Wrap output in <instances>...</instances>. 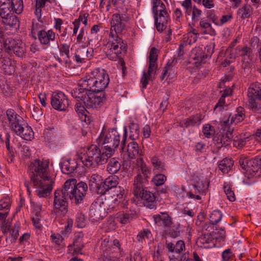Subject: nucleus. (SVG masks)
I'll return each mask as SVG.
<instances>
[{
	"label": "nucleus",
	"mask_w": 261,
	"mask_h": 261,
	"mask_svg": "<svg viewBox=\"0 0 261 261\" xmlns=\"http://www.w3.org/2000/svg\"><path fill=\"white\" fill-rule=\"evenodd\" d=\"M48 160H35L29 166V175L36 194L40 198L48 196L53 190L54 178L51 176Z\"/></svg>",
	"instance_id": "1"
},
{
	"label": "nucleus",
	"mask_w": 261,
	"mask_h": 261,
	"mask_svg": "<svg viewBox=\"0 0 261 261\" xmlns=\"http://www.w3.org/2000/svg\"><path fill=\"white\" fill-rule=\"evenodd\" d=\"M0 123L24 140L31 141L34 138V133L31 127L12 109L6 112L0 111Z\"/></svg>",
	"instance_id": "2"
},
{
	"label": "nucleus",
	"mask_w": 261,
	"mask_h": 261,
	"mask_svg": "<svg viewBox=\"0 0 261 261\" xmlns=\"http://www.w3.org/2000/svg\"><path fill=\"white\" fill-rule=\"evenodd\" d=\"M109 81V76L106 70L96 68L80 81L79 86L89 91L103 92Z\"/></svg>",
	"instance_id": "3"
},
{
	"label": "nucleus",
	"mask_w": 261,
	"mask_h": 261,
	"mask_svg": "<svg viewBox=\"0 0 261 261\" xmlns=\"http://www.w3.org/2000/svg\"><path fill=\"white\" fill-rule=\"evenodd\" d=\"M113 154L112 150H108L104 147L100 149L96 145H91L87 148L85 157H81L80 160L87 167L95 168L106 163Z\"/></svg>",
	"instance_id": "4"
},
{
	"label": "nucleus",
	"mask_w": 261,
	"mask_h": 261,
	"mask_svg": "<svg viewBox=\"0 0 261 261\" xmlns=\"http://www.w3.org/2000/svg\"><path fill=\"white\" fill-rule=\"evenodd\" d=\"M121 33L111 26L109 40L105 44V50L107 57L113 61L117 60L119 55L126 50V44L118 36Z\"/></svg>",
	"instance_id": "5"
},
{
	"label": "nucleus",
	"mask_w": 261,
	"mask_h": 261,
	"mask_svg": "<svg viewBox=\"0 0 261 261\" xmlns=\"http://www.w3.org/2000/svg\"><path fill=\"white\" fill-rule=\"evenodd\" d=\"M72 95L77 101H82L88 109L96 108L105 99L103 92H93L81 87L75 88Z\"/></svg>",
	"instance_id": "6"
},
{
	"label": "nucleus",
	"mask_w": 261,
	"mask_h": 261,
	"mask_svg": "<svg viewBox=\"0 0 261 261\" xmlns=\"http://www.w3.org/2000/svg\"><path fill=\"white\" fill-rule=\"evenodd\" d=\"M64 184L65 190L68 192L71 202L76 204L81 203L88 189L87 184L84 182L76 184V179L73 178L66 180Z\"/></svg>",
	"instance_id": "7"
},
{
	"label": "nucleus",
	"mask_w": 261,
	"mask_h": 261,
	"mask_svg": "<svg viewBox=\"0 0 261 261\" xmlns=\"http://www.w3.org/2000/svg\"><path fill=\"white\" fill-rule=\"evenodd\" d=\"M65 184L62 189H58L54 192V212L57 216L62 217L68 211V192L65 191Z\"/></svg>",
	"instance_id": "8"
},
{
	"label": "nucleus",
	"mask_w": 261,
	"mask_h": 261,
	"mask_svg": "<svg viewBox=\"0 0 261 261\" xmlns=\"http://www.w3.org/2000/svg\"><path fill=\"white\" fill-rule=\"evenodd\" d=\"M99 143L103 145V147L108 150H112L114 153L115 149L120 144V135L115 128L110 129L108 132L100 134Z\"/></svg>",
	"instance_id": "9"
},
{
	"label": "nucleus",
	"mask_w": 261,
	"mask_h": 261,
	"mask_svg": "<svg viewBox=\"0 0 261 261\" xmlns=\"http://www.w3.org/2000/svg\"><path fill=\"white\" fill-rule=\"evenodd\" d=\"M4 48L9 54H14L20 58H23L26 52L25 45L24 43L20 40L11 38L5 40Z\"/></svg>",
	"instance_id": "10"
},
{
	"label": "nucleus",
	"mask_w": 261,
	"mask_h": 261,
	"mask_svg": "<svg viewBox=\"0 0 261 261\" xmlns=\"http://www.w3.org/2000/svg\"><path fill=\"white\" fill-rule=\"evenodd\" d=\"M50 103L54 109L59 111H66L69 106L67 96L61 91L53 93Z\"/></svg>",
	"instance_id": "11"
},
{
	"label": "nucleus",
	"mask_w": 261,
	"mask_h": 261,
	"mask_svg": "<svg viewBox=\"0 0 261 261\" xmlns=\"http://www.w3.org/2000/svg\"><path fill=\"white\" fill-rule=\"evenodd\" d=\"M213 53V49L208 46L204 47V49L200 47H195L192 51L191 58L195 61L194 64L198 66L204 63L206 59L211 57Z\"/></svg>",
	"instance_id": "12"
},
{
	"label": "nucleus",
	"mask_w": 261,
	"mask_h": 261,
	"mask_svg": "<svg viewBox=\"0 0 261 261\" xmlns=\"http://www.w3.org/2000/svg\"><path fill=\"white\" fill-rule=\"evenodd\" d=\"M106 208H109V201H105L91 206L89 215L94 221H98L106 217L107 212Z\"/></svg>",
	"instance_id": "13"
},
{
	"label": "nucleus",
	"mask_w": 261,
	"mask_h": 261,
	"mask_svg": "<svg viewBox=\"0 0 261 261\" xmlns=\"http://www.w3.org/2000/svg\"><path fill=\"white\" fill-rule=\"evenodd\" d=\"M156 225L164 228L170 227L173 223L172 218L168 213L160 212L152 216Z\"/></svg>",
	"instance_id": "14"
},
{
	"label": "nucleus",
	"mask_w": 261,
	"mask_h": 261,
	"mask_svg": "<svg viewBox=\"0 0 261 261\" xmlns=\"http://www.w3.org/2000/svg\"><path fill=\"white\" fill-rule=\"evenodd\" d=\"M236 113V114L232 115H229L227 119H224L222 121V125L227 127L231 124H237L243 121L245 118L244 108L242 107L238 108Z\"/></svg>",
	"instance_id": "15"
},
{
	"label": "nucleus",
	"mask_w": 261,
	"mask_h": 261,
	"mask_svg": "<svg viewBox=\"0 0 261 261\" xmlns=\"http://www.w3.org/2000/svg\"><path fill=\"white\" fill-rule=\"evenodd\" d=\"M56 34L50 29L48 30H42L38 34V38L42 45L49 46L51 42H56Z\"/></svg>",
	"instance_id": "16"
},
{
	"label": "nucleus",
	"mask_w": 261,
	"mask_h": 261,
	"mask_svg": "<svg viewBox=\"0 0 261 261\" xmlns=\"http://www.w3.org/2000/svg\"><path fill=\"white\" fill-rule=\"evenodd\" d=\"M147 182L148 179H146L145 177H142L140 174H137L135 177L133 186V192L136 197L140 196V194L145 191L144 186Z\"/></svg>",
	"instance_id": "17"
},
{
	"label": "nucleus",
	"mask_w": 261,
	"mask_h": 261,
	"mask_svg": "<svg viewBox=\"0 0 261 261\" xmlns=\"http://www.w3.org/2000/svg\"><path fill=\"white\" fill-rule=\"evenodd\" d=\"M127 21L124 15L114 14L112 15L111 21V26L113 29H116L118 32H122L124 29L125 22Z\"/></svg>",
	"instance_id": "18"
},
{
	"label": "nucleus",
	"mask_w": 261,
	"mask_h": 261,
	"mask_svg": "<svg viewBox=\"0 0 261 261\" xmlns=\"http://www.w3.org/2000/svg\"><path fill=\"white\" fill-rule=\"evenodd\" d=\"M154 18L156 28L159 32H162L168 27L170 21V17L168 12L154 15Z\"/></svg>",
	"instance_id": "19"
},
{
	"label": "nucleus",
	"mask_w": 261,
	"mask_h": 261,
	"mask_svg": "<svg viewBox=\"0 0 261 261\" xmlns=\"http://www.w3.org/2000/svg\"><path fill=\"white\" fill-rule=\"evenodd\" d=\"M78 164L75 159H63L60 163L61 169L64 174L71 173L77 167Z\"/></svg>",
	"instance_id": "20"
},
{
	"label": "nucleus",
	"mask_w": 261,
	"mask_h": 261,
	"mask_svg": "<svg viewBox=\"0 0 261 261\" xmlns=\"http://www.w3.org/2000/svg\"><path fill=\"white\" fill-rule=\"evenodd\" d=\"M93 49L86 47L77 48L75 53V60L78 63L83 62L85 60H89L92 57Z\"/></svg>",
	"instance_id": "21"
},
{
	"label": "nucleus",
	"mask_w": 261,
	"mask_h": 261,
	"mask_svg": "<svg viewBox=\"0 0 261 261\" xmlns=\"http://www.w3.org/2000/svg\"><path fill=\"white\" fill-rule=\"evenodd\" d=\"M136 213L132 210H126L116 214L115 218L118 222L126 224L130 223L134 218Z\"/></svg>",
	"instance_id": "22"
},
{
	"label": "nucleus",
	"mask_w": 261,
	"mask_h": 261,
	"mask_svg": "<svg viewBox=\"0 0 261 261\" xmlns=\"http://www.w3.org/2000/svg\"><path fill=\"white\" fill-rule=\"evenodd\" d=\"M114 192L115 193L112 196V200L111 201L109 200H108L109 201V208H108V210L110 211L118 204L122 199L125 193L124 190L120 186L116 188ZM106 201L107 200H106Z\"/></svg>",
	"instance_id": "23"
},
{
	"label": "nucleus",
	"mask_w": 261,
	"mask_h": 261,
	"mask_svg": "<svg viewBox=\"0 0 261 261\" xmlns=\"http://www.w3.org/2000/svg\"><path fill=\"white\" fill-rule=\"evenodd\" d=\"M1 69L6 74L11 75L15 71L16 62L9 57H4L1 61Z\"/></svg>",
	"instance_id": "24"
},
{
	"label": "nucleus",
	"mask_w": 261,
	"mask_h": 261,
	"mask_svg": "<svg viewBox=\"0 0 261 261\" xmlns=\"http://www.w3.org/2000/svg\"><path fill=\"white\" fill-rule=\"evenodd\" d=\"M209 227H211L210 225H206L204 226L203 230H207ZM198 243L201 244V247L205 248L212 247L214 245L213 242L212 237L210 233L203 232L202 234L198 238Z\"/></svg>",
	"instance_id": "25"
},
{
	"label": "nucleus",
	"mask_w": 261,
	"mask_h": 261,
	"mask_svg": "<svg viewBox=\"0 0 261 261\" xmlns=\"http://www.w3.org/2000/svg\"><path fill=\"white\" fill-rule=\"evenodd\" d=\"M126 151L128 157L133 159L143 155L142 149L134 140L128 144Z\"/></svg>",
	"instance_id": "26"
},
{
	"label": "nucleus",
	"mask_w": 261,
	"mask_h": 261,
	"mask_svg": "<svg viewBox=\"0 0 261 261\" xmlns=\"http://www.w3.org/2000/svg\"><path fill=\"white\" fill-rule=\"evenodd\" d=\"M157 67L158 65L156 63H149V67L147 72L144 71L143 76L141 79L142 88L143 89L146 88V86L148 84V81L150 80L151 74H155Z\"/></svg>",
	"instance_id": "27"
},
{
	"label": "nucleus",
	"mask_w": 261,
	"mask_h": 261,
	"mask_svg": "<svg viewBox=\"0 0 261 261\" xmlns=\"http://www.w3.org/2000/svg\"><path fill=\"white\" fill-rule=\"evenodd\" d=\"M136 197L140 198L144 200V205L147 207L150 208L154 207L155 197L152 193L145 190L140 194V196H138Z\"/></svg>",
	"instance_id": "28"
},
{
	"label": "nucleus",
	"mask_w": 261,
	"mask_h": 261,
	"mask_svg": "<svg viewBox=\"0 0 261 261\" xmlns=\"http://www.w3.org/2000/svg\"><path fill=\"white\" fill-rule=\"evenodd\" d=\"M202 119L203 117L201 114H197L185 119L181 123V125L186 127L198 126L201 123Z\"/></svg>",
	"instance_id": "29"
},
{
	"label": "nucleus",
	"mask_w": 261,
	"mask_h": 261,
	"mask_svg": "<svg viewBox=\"0 0 261 261\" xmlns=\"http://www.w3.org/2000/svg\"><path fill=\"white\" fill-rule=\"evenodd\" d=\"M166 244L168 252L180 254L185 249V244L182 240L178 241L175 244L167 241Z\"/></svg>",
	"instance_id": "30"
},
{
	"label": "nucleus",
	"mask_w": 261,
	"mask_h": 261,
	"mask_svg": "<svg viewBox=\"0 0 261 261\" xmlns=\"http://www.w3.org/2000/svg\"><path fill=\"white\" fill-rule=\"evenodd\" d=\"M89 16V14L87 13H84L83 14H81L77 19H75L72 22L73 28L70 27V29H72V36H75L77 31L80 28L81 22H83L85 26L86 27L88 23L87 18Z\"/></svg>",
	"instance_id": "31"
},
{
	"label": "nucleus",
	"mask_w": 261,
	"mask_h": 261,
	"mask_svg": "<svg viewBox=\"0 0 261 261\" xmlns=\"http://www.w3.org/2000/svg\"><path fill=\"white\" fill-rule=\"evenodd\" d=\"M200 28L203 30V34H208L212 36L216 35L217 33L213 28L212 23L207 19L202 18L199 21Z\"/></svg>",
	"instance_id": "32"
},
{
	"label": "nucleus",
	"mask_w": 261,
	"mask_h": 261,
	"mask_svg": "<svg viewBox=\"0 0 261 261\" xmlns=\"http://www.w3.org/2000/svg\"><path fill=\"white\" fill-rule=\"evenodd\" d=\"M236 55L241 57H247L249 61L247 62L249 63L253 60V54L250 48L247 46H238L235 49Z\"/></svg>",
	"instance_id": "33"
},
{
	"label": "nucleus",
	"mask_w": 261,
	"mask_h": 261,
	"mask_svg": "<svg viewBox=\"0 0 261 261\" xmlns=\"http://www.w3.org/2000/svg\"><path fill=\"white\" fill-rule=\"evenodd\" d=\"M150 163L153 167V170L163 172L165 170V163L162 158L156 155L149 157Z\"/></svg>",
	"instance_id": "34"
},
{
	"label": "nucleus",
	"mask_w": 261,
	"mask_h": 261,
	"mask_svg": "<svg viewBox=\"0 0 261 261\" xmlns=\"http://www.w3.org/2000/svg\"><path fill=\"white\" fill-rule=\"evenodd\" d=\"M19 225L17 223L15 224L13 226L10 227L9 226V229L8 232H6V233H9L10 235L13 236V239L10 238H6V242L7 243V245H11L14 244L16 241L17 240L18 237L19 236Z\"/></svg>",
	"instance_id": "35"
},
{
	"label": "nucleus",
	"mask_w": 261,
	"mask_h": 261,
	"mask_svg": "<svg viewBox=\"0 0 261 261\" xmlns=\"http://www.w3.org/2000/svg\"><path fill=\"white\" fill-rule=\"evenodd\" d=\"M249 98L261 99V85L258 84L251 85L248 89Z\"/></svg>",
	"instance_id": "36"
},
{
	"label": "nucleus",
	"mask_w": 261,
	"mask_h": 261,
	"mask_svg": "<svg viewBox=\"0 0 261 261\" xmlns=\"http://www.w3.org/2000/svg\"><path fill=\"white\" fill-rule=\"evenodd\" d=\"M152 10L154 15H160L168 12L165 4L161 0H152Z\"/></svg>",
	"instance_id": "37"
},
{
	"label": "nucleus",
	"mask_w": 261,
	"mask_h": 261,
	"mask_svg": "<svg viewBox=\"0 0 261 261\" xmlns=\"http://www.w3.org/2000/svg\"><path fill=\"white\" fill-rule=\"evenodd\" d=\"M0 1V17L4 19L11 15V9L10 0Z\"/></svg>",
	"instance_id": "38"
},
{
	"label": "nucleus",
	"mask_w": 261,
	"mask_h": 261,
	"mask_svg": "<svg viewBox=\"0 0 261 261\" xmlns=\"http://www.w3.org/2000/svg\"><path fill=\"white\" fill-rule=\"evenodd\" d=\"M233 165V162L230 159L225 158L218 164V168L224 174L228 173Z\"/></svg>",
	"instance_id": "39"
},
{
	"label": "nucleus",
	"mask_w": 261,
	"mask_h": 261,
	"mask_svg": "<svg viewBox=\"0 0 261 261\" xmlns=\"http://www.w3.org/2000/svg\"><path fill=\"white\" fill-rule=\"evenodd\" d=\"M121 168V164L118 159L112 158L107 165V170L110 174L116 173Z\"/></svg>",
	"instance_id": "40"
},
{
	"label": "nucleus",
	"mask_w": 261,
	"mask_h": 261,
	"mask_svg": "<svg viewBox=\"0 0 261 261\" xmlns=\"http://www.w3.org/2000/svg\"><path fill=\"white\" fill-rule=\"evenodd\" d=\"M248 172H257L259 169L261 170V156H256L250 160Z\"/></svg>",
	"instance_id": "41"
},
{
	"label": "nucleus",
	"mask_w": 261,
	"mask_h": 261,
	"mask_svg": "<svg viewBox=\"0 0 261 261\" xmlns=\"http://www.w3.org/2000/svg\"><path fill=\"white\" fill-rule=\"evenodd\" d=\"M252 11L253 9L251 6L246 4L238 9L237 14L242 19H245L250 17Z\"/></svg>",
	"instance_id": "42"
},
{
	"label": "nucleus",
	"mask_w": 261,
	"mask_h": 261,
	"mask_svg": "<svg viewBox=\"0 0 261 261\" xmlns=\"http://www.w3.org/2000/svg\"><path fill=\"white\" fill-rule=\"evenodd\" d=\"M56 44L59 47L60 54L61 56H65V58H64V62H65V64H67L68 63V60L69 59L70 56V44L67 43L61 44L60 46L59 47L58 41H56Z\"/></svg>",
	"instance_id": "43"
},
{
	"label": "nucleus",
	"mask_w": 261,
	"mask_h": 261,
	"mask_svg": "<svg viewBox=\"0 0 261 261\" xmlns=\"http://www.w3.org/2000/svg\"><path fill=\"white\" fill-rule=\"evenodd\" d=\"M83 105L82 101H81V102H76L75 105V110L79 117H81L82 120L86 121L88 111L86 110L87 108L85 106Z\"/></svg>",
	"instance_id": "44"
},
{
	"label": "nucleus",
	"mask_w": 261,
	"mask_h": 261,
	"mask_svg": "<svg viewBox=\"0 0 261 261\" xmlns=\"http://www.w3.org/2000/svg\"><path fill=\"white\" fill-rule=\"evenodd\" d=\"M105 185L109 190L117 188L119 183V178L117 176L111 175L105 180Z\"/></svg>",
	"instance_id": "45"
},
{
	"label": "nucleus",
	"mask_w": 261,
	"mask_h": 261,
	"mask_svg": "<svg viewBox=\"0 0 261 261\" xmlns=\"http://www.w3.org/2000/svg\"><path fill=\"white\" fill-rule=\"evenodd\" d=\"M206 19L211 23H214L215 25L218 26L219 19V13L217 11L214 10H207L206 13Z\"/></svg>",
	"instance_id": "46"
},
{
	"label": "nucleus",
	"mask_w": 261,
	"mask_h": 261,
	"mask_svg": "<svg viewBox=\"0 0 261 261\" xmlns=\"http://www.w3.org/2000/svg\"><path fill=\"white\" fill-rule=\"evenodd\" d=\"M11 11L16 14H20L23 8L22 0H10Z\"/></svg>",
	"instance_id": "47"
},
{
	"label": "nucleus",
	"mask_w": 261,
	"mask_h": 261,
	"mask_svg": "<svg viewBox=\"0 0 261 261\" xmlns=\"http://www.w3.org/2000/svg\"><path fill=\"white\" fill-rule=\"evenodd\" d=\"M102 181V176L97 173L92 174L89 177V185L90 189L92 190L95 189L96 186Z\"/></svg>",
	"instance_id": "48"
},
{
	"label": "nucleus",
	"mask_w": 261,
	"mask_h": 261,
	"mask_svg": "<svg viewBox=\"0 0 261 261\" xmlns=\"http://www.w3.org/2000/svg\"><path fill=\"white\" fill-rule=\"evenodd\" d=\"M8 213V211H6L4 213L0 212L1 227L3 233H5L6 232H8L9 229V225L6 220Z\"/></svg>",
	"instance_id": "49"
},
{
	"label": "nucleus",
	"mask_w": 261,
	"mask_h": 261,
	"mask_svg": "<svg viewBox=\"0 0 261 261\" xmlns=\"http://www.w3.org/2000/svg\"><path fill=\"white\" fill-rule=\"evenodd\" d=\"M74 252L75 253H81V251L84 247L83 237L81 234L75 236V239L73 242Z\"/></svg>",
	"instance_id": "50"
},
{
	"label": "nucleus",
	"mask_w": 261,
	"mask_h": 261,
	"mask_svg": "<svg viewBox=\"0 0 261 261\" xmlns=\"http://www.w3.org/2000/svg\"><path fill=\"white\" fill-rule=\"evenodd\" d=\"M112 252L110 253V254L113 255H118V258L121 256H122L123 254V251L122 249L121 248V245L120 244L119 241L115 239L113 241V244L112 245Z\"/></svg>",
	"instance_id": "51"
},
{
	"label": "nucleus",
	"mask_w": 261,
	"mask_h": 261,
	"mask_svg": "<svg viewBox=\"0 0 261 261\" xmlns=\"http://www.w3.org/2000/svg\"><path fill=\"white\" fill-rule=\"evenodd\" d=\"M249 108L254 112L261 111V99L249 98Z\"/></svg>",
	"instance_id": "52"
},
{
	"label": "nucleus",
	"mask_w": 261,
	"mask_h": 261,
	"mask_svg": "<svg viewBox=\"0 0 261 261\" xmlns=\"http://www.w3.org/2000/svg\"><path fill=\"white\" fill-rule=\"evenodd\" d=\"M3 22L7 26L11 28H16L18 26L19 20L15 15H9L7 18L3 20Z\"/></svg>",
	"instance_id": "53"
},
{
	"label": "nucleus",
	"mask_w": 261,
	"mask_h": 261,
	"mask_svg": "<svg viewBox=\"0 0 261 261\" xmlns=\"http://www.w3.org/2000/svg\"><path fill=\"white\" fill-rule=\"evenodd\" d=\"M233 130V128H231L230 127H228L225 135H223L221 139V143L222 144V145L227 146L229 144L233 137L232 134Z\"/></svg>",
	"instance_id": "54"
},
{
	"label": "nucleus",
	"mask_w": 261,
	"mask_h": 261,
	"mask_svg": "<svg viewBox=\"0 0 261 261\" xmlns=\"http://www.w3.org/2000/svg\"><path fill=\"white\" fill-rule=\"evenodd\" d=\"M152 237L151 231L147 229H144L139 232L137 236V240L140 242H146L150 240Z\"/></svg>",
	"instance_id": "55"
},
{
	"label": "nucleus",
	"mask_w": 261,
	"mask_h": 261,
	"mask_svg": "<svg viewBox=\"0 0 261 261\" xmlns=\"http://www.w3.org/2000/svg\"><path fill=\"white\" fill-rule=\"evenodd\" d=\"M222 217V214L219 211H214L210 215V221L211 224L215 225L219 223Z\"/></svg>",
	"instance_id": "56"
},
{
	"label": "nucleus",
	"mask_w": 261,
	"mask_h": 261,
	"mask_svg": "<svg viewBox=\"0 0 261 261\" xmlns=\"http://www.w3.org/2000/svg\"><path fill=\"white\" fill-rule=\"evenodd\" d=\"M202 133L207 138H211L214 135L215 130L214 126L210 124H205L203 126Z\"/></svg>",
	"instance_id": "57"
},
{
	"label": "nucleus",
	"mask_w": 261,
	"mask_h": 261,
	"mask_svg": "<svg viewBox=\"0 0 261 261\" xmlns=\"http://www.w3.org/2000/svg\"><path fill=\"white\" fill-rule=\"evenodd\" d=\"M173 61H169L164 67L163 72L162 74V79H164L165 76H169L173 73L174 67L173 65Z\"/></svg>",
	"instance_id": "58"
},
{
	"label": "nucleus",
	"mask_w": 261,
	"mask_h": 261,
	"mask_svg": "<svg viewBox=\"0 0 261 261\" xmlns=\"http://www.w3.org/2000/svg\"><path fill=\"white\" fill-rule=\"evenodd\" d=\"M197 35L192 32H189L184 38V43L187 46L194 43L198 39Z\"/></svg>",
	"instance_id": "59"
},
{
	"label": "nucleus",
	"mask_w": 261,
	"mask_h": 261,
	"mask_svg": "<svg viewBox=\"0 0 261 261\" xmlns=\"http://www.w3.org/2000/svg\"><path fill=\"white\" fill-rule=\"evenodd\" d=\"M75 223L79 228H83L86 225V218L84 214L81 212H78L75 217Z\"/></svg>",
	"instance_id": "60"
},
{
	"label": "nucleus",
	"mask_w": 261,
	"mask_h": 261,
	"mask_svg": "<svg viewBox=\"0 0 261 261\" xmlns=\"http://www.w3.org/2000/svg\"><path fill=\"white\" fill-rule=\"evenodd\" d=\"M130 135L129 138L134 140L138 138L139 136V126L135 123H132L129 126Z\"/></svg>",
	"instance_id": "61"
},
{
	"label": "nucleus",
	"mask_w": 261,
	"mask_h": 261,
	"mask_svg": "<svg viewBox=\"0 0 261 261\" xmlns=\"http://www.w3.org/2000/svg\"><path fill=\"white\" fill-rule=\"evenodd\" d=\"M44 30V29H43V23L42 21L39 20L33 21L32 27V33L33 34H36L37 33L38 35L40 31Z\"/></svg>",
	"instance_id": "62"
},
{
	"label": "nucleus",
	"mask_w": 261,
	"mask_h": 261,
	"mask_svg": "<svg viewBox=\"0 0 261 261\" xmlns=\"http://www.w3.org/2000/svg\"><path fill=\"white\" fill-rule=\"evenodd\" d=\"M223 188L228 199L232 202L236 200L235 195L234 192L231 190L230 185L225 183Z\"/></svg>",
	"instance_id": "63"
},
{
	"label": "nucleus",
	"mask_w": 261,
	"mask_h": 261,
	"mask_svg": "<svg viewBox=\"0 0 261 261\" xmlns=\"http://www.w3.org/2000/svg\"><path fill=\"white\" fill-rule=\"evenodd\" d=\"M166 176L163 174H158L154 176L152 179V181L156 186H160L163 185L166 180Z\"/></svg>",
	"instance_id": "64"
}]
</instances>
